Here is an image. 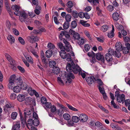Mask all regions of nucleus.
I'll list each match as a JSON object with an SVG mask.
<instances>
[{"label":"nucleus","mask_w":130,"mask_h":130,"mask_svg":"<svg viewBox=\"0 0 130 130\" xmlns=\"http://www.w3.org/2000/svg\"><path fill=\"white\" fill-rule=\"evenodd\" d=\"M71 65L70 63H68L66 67V70L67 72H72L75 74L78 73V72L80 73V71H81V69L77 64L76 66L73 62H71Z\"/></svg>","instance_id":"1"},{"label":"nucleus","mask_w":130,"mask_h":130,"mask_svg":"<svg viewBox=\"0 0 130 130\" xmlns=\"http://www.w3.org/2000/svg\"><path fill=\"white\" fill-rule=\"evenodd\" d=\"M70 36L68 32L64 31H62L59 35V38L60 40H62L63 43H68L67 39H70Z\"/></svg>","instance_id":"2"},{"label":"nucleus","mask_w":130,"mask_h":130,"mask_svg":"<svg viewBox=\"0 0 130 130\" xmlns=\"http://www.w3.org/2000/svg\"><path fill=\"white\" fill-rule=\"evenodd\" d=\"M116 52H114V50L109 48L108 51V53L105 55V58L106 61L109 62L113 60L112 55H115Z\"/></svg>","instance_id":"3"},{"label":"nucleus","mask_w":130,"mask_h":130,"mask_svg":"<svg viewBox=\"0 0 130 130\" xmlns=\"http://www.w3.org/2000/svg\"><path fill=\"white\" fill-rule=\"evenodd\" d=\"M115 47L116 51H114V52H116L115 56L116 57L119 58L121 56L120 52L122 51L123 49L122 44L120 42L117 43L116 44Z\"/></svg>","instance_id":"4"},{"label":"nucleus","mask_w":130,"mask_h":130,"mask_svg":"<svg viewBox=\"0 0 130 130\" xmlns=\"http://www.w3.org/2000/svg\"><path fill=\"white\" fill-rule=\"evenodd\" d=\"M61 58L63 59L67 58L68 61H70L72 60V58L70 55L69 54H66L64 50H61L59 52Z\"/></svg>","instance_id":"5"},{"label":"nucleus","mask_w":130,"mask_h":130,"mask_svg":"<svg viewBox=\"0 0 130 130\" xmlns=\"http://www.w3.org/2000/svg\"><path fill=\"white\" fill-rule=\"evenodd\" d=\"M17 81L18 85L20 86L21 89L25 90L27 89V84L23 82V80L21 78H18L17 79Z\"/></svg>","instance_id":"6"},{"label":"nucleus","mask_w":130,"mask_h":130,"mask_svg":"<svg viewBox=\"0 0 130 130\" xmlns=\"http://www.w3.org/2000/svg\"><path fill=\"white\" fill-rule=\"evenodd\" d=\"M73 35V37L75 39L78 40V44L81 47V45L83 44L84 43V39L80 38V35L78 34V33L76 32Z\"/></svg>","instance_id":"7"},{"label":"nucleus","mask_w":130,"mask_h":130,"mask_svg":"<svg viewBox=\"0 0 130 130\" xmlns=\"http://www.w3.org/2000/svg\"><path fill=\"white\" fill-rule=\"evenodd\" d=\"M25 103L27 105H30L35 106L36 105L35 100L30 97H29L25 99Z\"/></svg>","instance_id":"8"},{"label":"nucleus","mask_w":130,"mask_h":130,"mask_svg":"<svg viewBox=\"0 0 130 130\" xmlns=\"http://www.w3.org/2000/svg\"><path fill=\"white\" fill-rule=\"evenodd\" d=\"M28 16V15L25 13V11L23 10L20 16L19 19L21 22H23L27 18Z\"/></svg>","instance_id":"9"},{"label":"nucleus","mask_w":130,"mask_h":130,"mask_svg":"<svg viewBox=\"0 0 130 130\" xmlns=\"http://www.w3.org/2000/svg\"><path fill=\"white\" fill-rule=\"evenodd\" d=\"M71 72H68L69 73H68L67 78V81L66 82V83H67L68 82L69 83H71L72 82V79H74L75 77L73 74Z\"/></svg>","instance_id":"10"},{"label":"nucleus","mask_w":130,"mask_h":130,"mask_svg":"<svg viewBox=\"0 0 130 130\" xmlns=\"http://www.w3.org/2000/svg\"><path fill=\"white\" fill-rule=\"evenodd\" d=\"M86 81L88 83L89 85H91L96 80L95 79L93 76L90 77H87L85 78Z\"/></svg>","instance_id":"11"},{"label":"nucleus","mask_w":130,"mask_h":130,"mask_svg":"<svg viewBox=\"0 0 130 130\" xmlns=\"http://www.w3.org/2000/svg\"><path fill=\"white\" fill-rule=\"evenodd\" d=\"M28 37L30 42L31 43L38 41L39 40L38 37L36 36L31 35L29 36Z\"/></svg>","instance_id":"12"},{"label":"nucleus","mask_w":130,"mask_h":130,"mask_svg":"<svg viewBox=\"0 0 130 130\" xmlns=\"http://www.w3.org/2000/svg\"><path fill=\"white\" fill-rule=\"evenodd\" d=\"M60 70L59 68L55 66L53 68L52 72H50L49 75L50 76L52 75L53 73L56 75L57 74L60 72Z\"/></svg>","instance_id":"13"},{"label":"nucleus","mask_w":130,"mask_h":130,"mask_svg":"<svg viewBox=\"0 0 130 130\" xmlns=\"http://www.w3.org/2000/svg\"><path fill=\"white\" fill-rule=\"evenodd\" d=\"M79 120L82 122H86L88 119V116L85 114L80 115L79 117Z\"/></svg>","instance_id":"14"},{"label":"nucleus","mask_w":130,"mask_h":130,"mask_svg":"<svg viewBox=\"0 0 130 130\" xmlns=\"http://www.w3.org/2000/svg\"><path fill=\"white\" fill-rule=\"evenodd\" d=\"M125 99V96L124 94H122L117 97V101L119 103H121V102H122V103L124 102Z\"/></svg>","instance_id":"15"},{"label":"nucleus","mask_w":130,"mask_h":130,"mask_svg":"<svg viewBox=\"0 0 130 130\" xmlns=\"http://www.w3.org/2000/svg\"><path fill=\"white\" fill-rule=\"evenodd\" d=\"M96 59L98 60H101L103 63L104 62L105 59L104 57L100 53H96Z\"/></svg>","instance_id":"16"},{"label":"nucleus","mask_w":130,"mask_h":130,"mask_svg":"<svg viewBox=\"0 0 130 130\" xmlns=\"http://www.w3.org/2000/svg\"><path fill=\"white\" fill-rule=\"evenodd\" d=\"M119 14L117 12L113 13L112 15L113 19L116 21H118L120 18Z\"/></svg>","instance_id":"17"},{"label":"nucleus","mask_w":130,"mask_h":130,"mask_svg":"<svg viewBox=\"0 0 130 130\" xmlns=\"http://www.w3.org/2000/svg\"><path fill=\"white\" fill-rule=\"evenodd\" d=\"M99 90L100 92L103 95V98L105 100H106L107 98V97L106 94V93L105 92L104 88H103V89L101 90V88L99 87Z\"/></svg>","instance_id":"18"},{"label":"nucleus","mask_w":130,"mask_h":130,"mask_svg":"<svg viewBox=\"0 0 130 130\" xmlns=\"http://www.w3.org/2000/svg\"><path fill=\"white\" fill-rule=\"evenodd\" d=\"M13 10H15L14 12V14L18 16H20L23 11L22 10H20V9H13Z\"/></svg>","instance_id":"19"},{"label":"nucleus","mask_w":130,"mask_h":130,"mask_svg":"<svg viewBox=\"0 0 130 130\" xmlns=\"http://www.w3.org/2000/svg\"><path fill=\"white\" fill-rule=\"evenodd\" d=\"M113 6L109 5L108 6V8H113L114 7H118L119 5V4L117 3L116 1H113L112 3Z\"/></svg>","instance_id":"20"},{"label":"nucleus","mask_w":130,"mask_h":130,"mask_svg":"<svg viewBox=\"0 0 130 130\" xmlns=\"http://www.w3.org/2000/svg\"><path fill=\"white\" fill-rule=\"evenodd\" d=\"M53 51L51 49L47 50L45 52V56L48 58L51 57L52 55Z\"/></svg>","instance_id":"21"},{"label":"nucleus","mask_w":130,"mask_h":130,"mask_svg":"<svg viewBox=\"0 0 130 130\" xmlns=\"http://www.w3.org/2000/svg\"><path fill=\"white\" fill-rule=\"evenodd\" d=\"M65 45L64 46V51L66 50L67 52H69L70 51V48L71 47V46L70 44L68 42V43H64Z\"/></svg>","instance_id":"22"},{"label":"nucleus","mask_w":130,"mask_h":130,"mask_svg":"<svg viewBox=\"0 0 130 130\" xmlns=\"http://www.w3.org/2000/svg\"><path fill=\"white\" fill-rule=\"evenodd\" d=\"M18 100L20 102H22L24 101L25 99L24 95L22 94H19L17 97Z\"/></svg>","instance_id":"23"},{"label":"nucleus","mask_w":130,"mask_h":130,"mask_svg":"<svg viewBox=\"0 0 130 130\" xmlns=\"http://www.w3.org/2000/svg\"><path fill=\"white\" fill-rule=\"evenodd\" d=\"M7 39L8 40L10 41V42L11 44L13 43L15 41L14 37L11 35H9L7 37Z\"/></svg>","instance_id":"24"},{"label":"nucleus","mask_w":130,"mask_h":130,"mask_svg":"<svg viewBox=\"0 0 130 130\" xmlns=\"http://www.w3.org/2000/svg\"><path fill=\"white\" fill-rule=\"evenodd\" d=\"M96 80L97 82V83L99 85V86H98V89H99V87H100L101 88V90L103 89V88H104L103 87H101L102 86L103 84V82L102 80L100 78H98Z\"/></svg>","instance_id":"25"},{"label":"nucleus","mask_w":130,"mask_h":130,"mask_svg":"<svg viewBox=\"0 0 130 130\" xmlns=\"http://www.w3.org/2000/svg\"><path fill=\"white\" fill-rule=\"evenodd\" d=\"M24 56L28 62L31 64H33V60L32 57L28 55H24Z\"/></svg>","instance_id":"26"},{"label":"nucleus","mask_w":130,"mask_h":130,"mask_svg":"<svg viewBox=\"0 0 130 130\" xmlns=\"http://www.w3.org/2000/svg\"><path fill=\"white\" fill-rule=\"evenodd\" d=\"M20 126L19 123H16L13 126L12 128V130H20Z\"/></svg>","instance_id":"27"},{"label":"nucleus","mask_w":130,"mask_h":130,"mask_svg":"<svg viewBox=\"0 0 130 130\" xmlns=\"http://www.w3.org/2000/svg\"><path fill=\"white\" fill-rule=\"evenodd\" d=\"M42 62L43 63L44 67L46 68L48 66V63L47 59L45 58L41 59Z\"/></svg>","instance_id":"28"},{"label":"nucleus","mask_w":130,"mask_h":130,"mask_svg":"<svg viewBox=\"0 0 130 130\" xmlns=\"http://www.w3.org/2000/svg\"><path fill=\"white\" fill-rule=\"evenodd\" d=\"M13 90L15 93H18L20 92L21 89L20 87L19 86H15L13 88Z\"/></svg>","instance_id":"29"},{"label":"nucleus","mask_w":130,"mask_h":130,"mask_svg":"<svg viewBox=\"0 0 130 130\" xmlns=\"http://www.w3.org/2000/svg\"><path fill=\"white\" fill-rule=\"evenodd\" d=\"M26 117L24 116V118L22 117V116H20V118L22 125H24L25 124H26Z\"/></svg>","instance_id":"30"},{"label":"nucleus","mask_w":130,"mask_h":130,"mask_svg":"<svg viewBox=\"0 0 130 130\" xmlns=\"http://www.w3.org/2000/svg\"><path fill=\"white\" fill-rule=\"evenodd\" d=\"M38 0H34L31 2L32 6L35 5L36 6L35 8H40V7L38 6Z\"/></svg>","instance_id":"31"},{"label":"nucleus","mask_w":130,"mask_h":130,"mask_svg":"<svg viewBox=\"0 0 130 130\" xmlns=\"http://www.w3.org/2000/svg\"><path fill=\"white\" fill-rule=\"evenodd\" d=\"M34 91H35V90L34 89H32L31 88H29L27 90L28 93L31 96L33 95L35 93Z\"/></svg>","instance_id":"32"},{"label":"nucleus","mask_w":130,"mask_h":130,"mask_svg":"<svg viewBox=\"0 0 130 130\" xmlns=\"http://www.w3.org/2000/svg\"><path fill=\"white\" fill-rule=\"evenodd\" d=\"M33 120L32 119H29L27 120L28 123H27L26 124V126L28 127V128L29 129V127H28V126L29 125L30 126H31L33 124Z\"/></svg>","instance_id":"33"},{"label":"nucleus","mask_w":130,"mask_h":130,"mask_svg":"<svg viewBox=\"0 0 130 130\" xmlns=\"http://www.w3.org/2000/svg\"><path fill=\"white\" fill-rule=\"evenodd\" d=\"M68 108L71 110L73 111H78V110L76 108L73 107L72 106L70 105L69 104L67 103L66 104Z\"/></svg>","instance_id":"34"},{"label":"nucleus","mask_w":130,"mask_h":130,"mask_svg":"<svg viewBox=\"0 0 130 130\" xmlns=\"http://www.w3.org/2000/svg\"><path fill=\"white\" fill-rule=\"evenodd\" d=\"M49 67L51 68H54L56 64V62L54 60L50 61L48 63Z\"/></svg>","instance_id":"35"},{"label":"nucleus","mask_w":130,"mask_h":130,"mask_svg":"<svg viewBox=\"0 0 130 130\" xmlns=\"http://www.w3.org/2000/svg\"><path fill=\"white\" fill-rule=\"evenodd\" d=\"M64 119L67 120H68L70 119L71 117L70 115L67 113H65L63 115Z\"/></svg>","instance_id":"36"},{"label":"nucleus","mask_w":130,"mask_h":130,"mask_svg":"<svg viewBox=\"0 0 130 130\" xmlns=\"http://www.w3.org/2000/svg\"><path fill=\"white\" fill-rule=\"evenodd\" d=\"M57 114L60 116H61L64 113V110L62 108H60L57 110Z\"/></svg>","instance_id":"37"},{"label":"nucleus","mask_w":130,"mask_h":130,"mask_svg":"<svg viewBox=\"0 0 130 130\" xmlns=\"http://www.w3.org/2000/svg\"><path fill=\"white\" fill-rule=\"evenodd\" d=\"M87 21H85L83 20H81L80 21V23L84 26L85 27H89L90 26V24L89 23H86Z\"/></svg>","instance_id":"38"},{"label":"nucleus","mask_w":130,"mask_h":130,"mask_svg":"<svg viewBox=\"0 0 130 130\" xmlns=\"http://www.w3.org/2000/svg\"><path fill=\"white\" fill-rule=\"evenodd\" d=\"M70 23L69 22H65L63 25V28L65 29H67L70 26Z\"/></svg>","instance_id":"39"},{"label":"nucleus","mask_w":130,"mask_h":130,"mask_svg":"<svg viewBox=\"0 0 130 130\" xmlns=\"http://www.w3.org/2000/svg\"><path fill=\"white\" fill-rule=\"evenodd\" d=\"M72 120L73 122L77 123L79 121V117L77 116H73L72 118Z\"/></svg>","instance_id":"40"},{"label":"nucleus","mask_w":130,"mask_h":130,"mask_svg":"<svg viewBox=\"0 0 130 130\" xmlns=\"http://www.w3.org/2000/svg\"><path fill=\"white\" fill-rule=\"evenodd\" d=\"M47 101V99L45 96H42L41 99V102L42 104L45 105Z\"/></svg>","instance_id":"41"},{"label":"nucleus","mask_w":130,"mask_h":130,"mask_svg":"<svg viewBox=\"0 0 130 130\" xmlns=\"http://www.w3.org/2000/svg\"><path fill=\"white\" fill-rule=\"evenodd\" d=\"M77 25L76 21L74 20L72 22L71 24V27L72 28H74L76 27Z\"/></svg>","instance_id":"42"},{"label":"nucleus","mask_w":130,"mask_h":130,"mask_svg":"<svg viewBox=\"0 0 130 130\" xmlns=\"http://www.w3.org/2000/svg\"><path fill=\"white\" fill-rule=\"evenodd\" d=\"M45 104V105L44 106H43V107L45 109L50 108L51 107L52 105L51 104L50 102H47V101Z\"/></svg>","instance_id":"43"},{"label":"nucleus","mask_w":130,"mask_h":130,"mask_svg":"<svg viewBox=\"0 0 130 130\" xmlns=\"http://www.w3.org/2000/svg\"><path fill=\"white\" fill-rule=\"evenodd\" d=\"M16 76L15 74H13L10 77L9 79V82L11 81V82L14 83L15 80Z\"/></svg>","instance_id":"44"},{"label":"nucleus","mask_w":130,"mask_h":130,"mask_svg":"<svg viewBox=\"0 0 130 130\" xmlns=\"http://www.w3.org/2000/svg\"><path fill=\"white\" fill-rule=\"evenodd\" d=\"M72 17L70 14H67L65 17V20L66 22H69L71 20Z\"/></svg>","instance_id":"45"},{"label":"nucleus","mask_w":130,"mask_h":130,"mask_svg":"<svg viewBox=\"0 0 130 130\" xmlns=\"http://www.w3.org/2000/svg\"><path fill=\"white\" fill-rule=\"evenodd\" d=\"M108 28V26L106 25L102 26L101 28V30L103 32L106 31Z\"/></svg>","instance_id":"46"},{"label":"nucleus","mask_w":130,"mask_h":130,"mask_svg":"<svg viewBox=\"0 0 130 130\" xmlns=\"http://www.w3.org/2000/svg\"><path fill=\"white\" fill-rule=\"evenodd\" d=\"M39 121L37 119H35L33 121V125L35 126H37L39 124Z\"/></svg>","instance_id":"47"},{"label":"nucleus","mask_w":130,"mask_h":130,"mask_svg":"<svg viewBox=\"0 0 130 130\" xmlns=\"http://www.w3.org/2000/svg\"><path fill=\"white\" fill-rule=\"evenodd\" d=\"M57 45L58 46L59 48L61 50H61H64V46L63 45V44L61 42H60L59 43H58L57 44Z\"/></svg>","instance_id":"48"},{"label":"nucleus","mask_w":130,"mask_h":130,"mask_svg":"<svg viewBox=\"0 0 130 130\" xmlns=\"http://www.w3.org/2000/svg\"><path fill=\"white\" fill-rule=\"evenodd\" d=\"M87 55L89 57H92V59L93 58H94L95 56V53H94L92 51L88 52L87 54Z\"/></svg>","instance_id":"49"},{"label":"nucleus","mask_w":130,"mask_h":130,"mask_svg":"<svg viewBox=\"0 0 130 130\" xmlns=\"http://www.w3.org/2000/svg\"><path fill=\"white\" fill-rule=\"evenodd\" d=\"M17 115L18 113L16 112H12L11 115V118L13 119H15L16 118Z\"/></svg>","instance_id":"50"},{"label":"nucleus","mask_w":130,"mask_h":130,"mask_svg":"<svg viewBox=\"0 0 130 130\" xmlns=\"http://www.w3.org/2000/svg\"><path fill=\"white\" fill-rule=\"evenodd\" d=\"M32 112L29 109H27L26 111V112H24V116L26 117V116L27 115V116H30L31 114L32 113Z\"/></svg>","instance_id":"51"},{"label":"nucleus","mask_w":130,"mask_h":130,"mask_svg":"<svg viewBox=\"0 0 130 130\" xmlns=\"http://www.w3.org/2000/svg\"><path fill=\"white\" fill-rule=\"evenodd\" d=\"M98 106L102 110L104 111L106 113H108L109 112L108 111L107 109L103 107L102 105H99Z\"/></svg>","instance_id":"52"},{"label":"nucleus","mask_w":130,"mask_h":130,"mask_svg":"<svg viewBox=\"0 0 130 130\" xmlns=\"http://www.w3.org/2000/svg\"><path fill=\"white\" fill-rule=\"evenodd\" d=\"M11 82H9V83L8 84V86L9 89H12L13 87L14 86V83Z\"/></svg>","instance_id":"53"},{"label":"nucleus","mask_w":130,"mask_h":130,"mask_svg":"<svg viewBox=\"0 0 130 130\" xmlns=\"http://www.w3.org/2000/svg\"><path fill=\"white\" fill-rule=\"evenodd\" d=\"M47 47L48 48L52 49H53L55 47L54 45L51 43H48Z\"/></svg>","instance_id":"54"},{"label":"nucleus","mask_w":130,"mask_h":130,"mask_svg":"<svg viewBox=\"0 0 130 130\" xmlns=\"http://www.w3.org/2000/svg\"><path fill=\"white\" fill-rule=\"evenodd\" d=\"M73 5L72 2L71 1H69L67 3V6L69 8L72 7Z\"/></svg>","instance_id":"55"},{"label":"nucleus","mask_w":130,"mask_h":130,"mask_svg":"<svg viewBox=\"0 0 130 130\" xmlns=\"http://www.w3.org/2000/svg\"><path fill=\"white\" fill-rule=\"evenodd\" d=\"M84 48L86 52L88 51L90 48V47L89 44H85L84 46Z\"/></svg>","instance_id":"56"},{"label":"nucleus","mask_w":130,"mask_h":130,"mask_svg":"<svg viewBox=\"0 0 130 130\" xmlns=\"http://www.w3.org/2000/svg\"><path fill=\"white\" fill-rule=\"evenodd\" d=\"M6 25L8 29L9 30H10L11 24L10 22L8 20L6 21Z\"/></svg>","instance_id":"57"},{"label":"nucleus","mask_w":130,"mask_h":130,"mask_svg":"<svg viewBox=\"0 0 130 130\" xmlns=\"http://www.w3.org/2000/svg\"><path fill=\"white\" fill-rule=\"evenodd\" d=\"M17 68L22 73H23L25 72V70L24 68L20 66H17Z\"/></svg>","instance_id":"58"},{"label":"nucleus","mask_w":130,"mask_h":130,"mask_svg":"<svg viewBox=\"0 0 130 130\" xmlns=\"http://www.w3.org/2000/svg\"><path fill=\"white\" fill-rule=\"evenodd\" d=\"M50 108H51V111L52 113H54L56 110V107L54 105L52 106Z\"/></svg>","instance_id":"59"},{"label":"nucleus","mask_w":130,"mask_h":130,"mask_svg":"<svg viewBox=\"0 0 130 130\" xmlns=\"http://www.w3.org/2000/svg\"><path fill=\"white\" fill-rule=\"evenodd\" d=\"M37 58L39 57V56L37 54V52L34 50H32L30 51Z\"/></svg>","instance_id":"60"},{"label":"nucleus","mask_w":130,"mask_h":130,"mask_svg":"<svg viewBox=\"0 0 130 130\" xmlns=\"http://www.w3.org/2000/svg\"><path fill=\"white\" fill-rule=\"evenodd\" d=\"M12 30H13V32L15 35L18 36L19 35V32L16 29L13 28Z\"/></svg>","instance_id":"61"},{"label":"nucleus","mask_w":130,"mask_h":130,"mask_svg":"<svg viewBox=\"0 0 130 130\" xmlns=\"http://www.w3.org/2000/svg\"><path fill=\"white\" fill-rule=\"evenodd\" d=\"M18 39L20 42L22 44H25L24 41L21 37H19Z\"/></svg>","instance_id":"62"},{"label":"nucleus","mask_w":130,"mask_h":130,"mask_svg":"<svg viewBox=\"0 0 130 130\" xmlns=\"http://www.w3.org/2000/svg\"><path fill=\"white\" fill-rule=\"evenodd\" d=\"M96 10L97 13L99 16H101L103 15V14L102 13V10L100 9H96Z\"/></svg>","instance_id":"63"},{"label":"nucleus","mask_w":130,"mask_h":130,"mask_svg":"<svg viewBox=\"0 0 130 130\" xmlns=\"http://www.w3.org/2000/svg\"><path fill=\"white\" fill-rule=\"evenodd\" d=\"M124 40L125 42H130V38L129 37H123Z\"/></svg>","instance_id":"64"}]
</instances>
